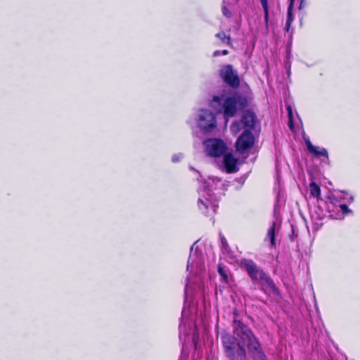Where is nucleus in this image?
<instances>
[{
    "mask_svg": "<svg viewBox=\"0 0 360 360\" xmlns=\"http://www.w3.org/2000/svg\"><path fill=\"white\" fill-rule=\"evenodd\" d=\"M233 334L246 345L254 360H267L261 345L251 330L240 321H233Z\"/></svg>",
    "mask_w": 360,
    "mask_h": 360,
    "instance_id": "obj_1",
    "label": "nucleus"
},
{
    "mask_svg": "<svg viewBox=\"0 0 360 360\" xmlns=\"http://www.w3.org/2000/svg\"><path fill=\"white\" fill-rule=\"evenodd\" d=\"M291 7L292 6L290 5L288 8V20H287V22H286V25H287V29H288V27L290 26L291 22L292 21V13H291Z\"/></svg>",
    "mask_w": 360,
    "mask_h": 360,
    "instance_id": "obj_18",
    "label": "nucleus"
},
{
    "mask_svg": "<svg viewBox=\"0 0 360 360\" xmlns=\"http://www.w3.org/2000/svg\"><path fill=\"white\" fill-rule=\"evenodd\" d=\"M241 122L243 127L247 128L249 131L255 127L256 122V116L254 112L247 110L244 112Z\"/></svg>",
    "mask_w": 360,
    "mask_h": 360,
    "instance_id": "obj_9",
    "label": "nucleus"
},
{
    "mask_svg": "<svg viewBox=\"0 0 360 360\" xmlns=\"http://www.w3.org/2000/svg\"><path fill=\"white\" fill-rule=\"evenodd\" d=\"M221 75L224 82L229 86L237 87L239 85V78L231 65L224 66L221 70Z\"/></svg>",
    "mask_w": 360,
    "mask_h": 360,
    "instance_id": "obj_8",
    "label": "nucleus"
},
{
    "mask_svg": "<svg viewBox=\"0 0 360 360\" xmlns=\"http://www.w3.org/2000/svg\"><path fill=\"white\" fill-rule=\"evenodd\" d=\"M221 243H222V245H223L224 246H225V245H226V243H226V239H225V238H224V237H221Z\"/></svg>",
    "mask_w": 360,
    "mask_h": 360,
    "instance_id": "obj_25",
    "label": "nucleus"
},
{
    "mask_svg": "<svg viewBox=\"0 0 360 360\" xmlns=\"http://www.w3.org/2000/svg\"><path fill=\"white\" fill-rule=\"evenodd\" d=\"M275 222L273 223L272 226L269 229L266 238H269L270 240L271 246L274 247L276 245L275 243Z\"/></svg>",
    "mask_w": 360,
    "mask_h": 360,
    "instance_id": "obj_12",
    "label": "nucleus"
},
{
    "mask_svg": "<svg viewBox=\"0 0 360 360\" xmlns=\"http://www.w3.org/2000/svg\"><path fill=\"white\" fill-rule=\"evenodd\" d=\"M224 162L228 172L232 173L237 171L238 159L234 158L232 154L226 153L224 155Z\"/></svg>",
    "mask_w": 360,
    "mask_h": 360,
    "instance_id": "obj_10",
    "label": "nucleus"
},
{
    "mask_svg": "<svg viewBox=\"0 0 360 360\" xmlns=\"http://www.w3.org/2000/svg\"><path fill=\"white\" fill-rule=\"evenodd\" d=\"M180 158H181V157H180L179 155V156H177V155H174V156L172 157V161H173V162H177Z\"/></svg>",
    "mask_w": 360,
    "mask_h": 360,
    "instance_id": "obj_23",
    "label": "nucleus"
},
{
    "mask_svg": "<svg viewBox=\"0 0 360 360\" xmlns=\"http://www.w3.org/2000/svg\"><path fill=\"white\" fill-rule=\"evenodd\" d=\"M190 266H191V263H190V261H188V265H187V269H189Z\"/></svg>",
    "mask_w": 360,
    "mask_h": 360,
    "instance_id": "obj_28",
    "label": "nucleus"
},
{
    "mask_svg": "<svg viewBox=\"0 0 360 360\" xmlns=\"http://www.w3.org/2000/svg\"><path fill=\"white\" fill-rule=\"evenodd\" d=\"M310 153L314 154L316 156H326L328 157V152L325 148L319 149L315 146V150Z\"/></svg>",
    "mask_w": 360,
    "mask_h": 360,
    "instance_id": "obj_17",
    "label": "nucleus"
},
{
    "mask_svg": "<svg viewBox=\"0 0 360 360\" xmlns=\"http://www.w3.org/2000/svg\"><path fill=\"white\" fill-rule=\"evenodd\" d=\"M219 51H216L214 53V54H213V56H219Z\"/></svg>",
    "mask_w": 360,
    "mask_h": 360,
    "instance_id": "obj_26",
    "label": "nucleus"
},
{
    "mask_svg": "<svg viewBox=\"0 0 360 360\" xmlns=\"http://www.w3.org/2000/svg\"><path fill=\"white\" fill-rule=\"evenodd\" d=\"M340 208H341V210H342L343 212H346V211H347V210H348V207H347V206L346 205H344V204H342V205H340Z\"/></svg>",
    "mask_w": 360,
    "mask_h": 360,
    "instance_id": "obj_22",
    "label": "nucleus"
},
{
    "mask_svg": "<svg viewBox=\"0 0 360 360\" xmlns=\"http://www.w3.org/2000/svg\"><path fill=\"white\" fill-rule=\"evenodd\" d=\"M205 145L207 155L212 157H219L224 155L227 150L224 142L219 139H209L205 142Z\"/></svg>",
    "mask_w": 360,
    "mask_h": 360,
    "instance_id": "obj_6",
    "label": "nucleus"
},
{
    "mask_svg": "<svg viewBox=\"0 0 360 360\" xmlns=\"http://www.w3.org/2000/svg\"><path fill=\"white\" fill-rule=\"evenodd\" d=\"M242 266L253 281H258L263 288L274 289L271 279L253 261L245 259L242 262Z\"/></svg>",
    "mask_w": 360,
    "mask_h": 360,
    "instance_id": "obj_4",
    "label": "nucleus"
},
{
    "mask_svg": "<svg viewBox=\"0 0 360 360\" xmlns=\"http://www.w3.org/2000/svg\"><path fill=\"white\" fill-rule=\"evenodd\" d=\"M222 53H223V55H226V54H228V51L227 50H224Z\"/></svg>",
    "mask_w": 360,
    "mask_h": 360,
    "instance_id": "obj_27",
    "label": "nucleus"
},
{
    "mask_svg": "<svg viewBox=\"0 0 360 360\" xmlns=\"http://www.w3.org/2000/svg\"><path fill=\"white\" fill-rule=\"evenodd\" d=\"M217 121L214 115L208 110H200L198 116V125L205 131L215 128Z\"/></svg>",
    "mask_w": 360,
    "mask_h": 360,
    "instance_id": "obj_5",
    "label": "nucleus"
},
{
    "mask_svg": "<svg viewBox=\"0 0 360 360\" xmlns=\"http://www.w3.org/2000/svg\"><path fill=\"white\" fill-rule=\"evenodd\" d=\"M310 193L314 197H319L321 193L320 187L314 182H312L309 185Z\"/></svg>",
    "mask_w": 360,
    "mask_h": 360,
    "instance_id": "obj_14",
    "label": "nucleus"
},
{
    "mask_svg": "<svg viewBox=\"0 0 360 360\" xmlns=\"http://www.w3.org/2000/svg\"><path fill=\"white\" fill-rule=\"evenodd\" d=\"M306 143H307L308 150L309 152L315 150V146H313L309 140L306 141Z\"/></svg>",
    "mask_w": 360,
    "mask_h": 360,
    "instance_id": "obj_20",
    "label": "nucleus"
},
{
    "mask_svg": "<svg viewBox=\"0 0 360 360\" xmlns=\"http://www.w3.org/2000/svg\"><path fill=\"white\" fill-rule=\"evenodd\" d=\"M246 104V98L238 94L227 97L224 101L221 98L214 96L210 103L211 107L217 112H224L226 121L235 115L238 109L244 108Z\"/></svg>",
    "mask_w": 360,
    "mask_h": 360,
    "instance_id": "obj_2",
    "label": "nucleus"
},
{
    "mask_svg": "<svg viewBox=\"0 0 360 360\" xmlns=\"http://www.w3.org/2000/svg\"><path fill=\"white\" fill-rule=\"evenodd\" d=\"M222 12L225 16H227V17L231 16V12L226 7L222 8Z\"/></svg>",
    "mask_w": 360,
    "mask_h": 360,
    "instance_id": "obj_21",
    "label": "nucleus"
},
{
    "mask_svg": "<svg viewBox=\"0 0 360 360\" xmlns=\"http://www.w3.org/2000/svg\"><path fill=\"white\" fill-rule=\"evenodd\" d=\"M243 128H245L243 127V124L242 122H234L232 123L230 130L232 132L233 134L236 135Z\"/></svg>",
    "mask_w": 360,
    "mask_h": 360,
    "instance_id": "obj_13",
    "label": "nucleus"
},
{
    "mask_svg": "<svg viewBox=\"0 0 360 360\" xmlns=\"http://www.w3.org/2000/svg\"><path fill=\"white\" fill-rule=\"evenodd\" d=\"M260 1L264 11V19L267 25L269 19L268 1L267 0H260Z\"/></svg>",
    "mask_w": 360,
    "mask_h": 360,
    "instance_id": "obj_16",
    "label": "nucleus"
},
{
    "mask_svg": "<svg viewBox=\"0 0 360 360\" xmlns=\"http://www.w3.org/2000/svg\"><path fill=\"white\" fill-rule=\"evenodd\" d=\"M302 6H303V1L300 4V8H301Z\"/></svg>",
    "mask_w": 360,
    "mask_h": 360,
    "instance_id": "obj_29",
    "label": "nucleus"
},
{
    "mask_svg": "<svg viewBox=\"0 0 360 360\" xmlns=\"http://www.w3.org/2000/svg\"><path fill=\"white\" fill-rule=\"evenodd\" d=\"M222 344L226 356L231 360H246L245 345L241 342L240 338L229 334H225L221 337Z\"/></svg>",
    "mask_w": 360,
    "mask_h": 360,
    "instance_id": "obj_3",
    "label": "nucleus"
},
{
    "mask_svg": "<svg viewBox=\"0 0 360 360\" xmlns=\"http://www.w3.org/2000/svg\"><path fill=\"white\" fill-rule=\"evenodd\" d=\"M254 136L250 131L245 129L236 141V150L242 153L250 149L254 144Z\"/></svg>",
    "mask_w": 360,
    "mask_h": 360,
    "instance_id": "obj_7",
    "label": "nucleus"
},
{
    "mask_svg": "<svg viewBox=\"0 0 360 360\" xmlns=\"http://www.w3.org/2000/svg\"><path fill=\"white\" fill-rule=\"evenodd\" d=\"M218 272L220 274V276L222 277L223 280L226 281L227 280V275L226 274L225 270L220 266L218 267Z\"/></svg>",
    "mask_w": 360,
    "mask_h": 360,
    "instance_id": "obj_19",
    "label": "nucleus"
},
{
    "mask_svg": "<svg viewBox=\"0 0 360 360\" xmlns=\"http://www.w3.org/2000/svg\"><path fill=\"white\" fill-rule=\"evenodd\" d=\"M288 114H289L290 120H291V118H292V110H291V108L290 106L288 107Z\"/></svg>",
    "mask_w": 360,
    "mask_h": 360,
    "instance_id": "obj_24",
    "label": "nucleus"
},
{
    "mask_svg": "<svg viewBox=\"0 0 360 360\" xmlns=\"http://www.w3.org/2000/svg\"><path fill=\"white\" fill-rule=\"evenodd\" d=\"M210 206L212 208L213 212H215L216 207L215 205H212L209 199L205 198V200H203L202 198L198 199V207L200 210L203 211L204 209L207 210Z\"/></svg>",
    "mask_w": 360,
    "mask_h": 360,
    "instance_id": "obj_11",
    "label": "nucleus"
},
{
    "mask_svg": "<svg viewBox=\"0 0 360 360\" xmlns=\"http://www.w3.org/2000/svg\"><path fill=\"white\" fill-rule=\"evenodd\" d=\"M216 37L219 38L224 44H231V37L229 36H226L224 32L217 34Z\"/></svg>",
    "mask_w": 360,
    "mask_h": 360,
    "instance_id": "obj_15",
    "label": "nucleus"
}]
</instances>
